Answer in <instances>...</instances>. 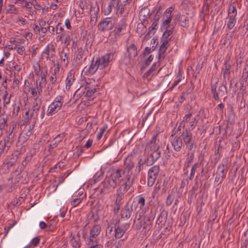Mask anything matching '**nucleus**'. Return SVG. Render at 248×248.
Instances as JSON below:
<instances>
[{"instance_id":"54","label":"nucleus","mask_w":248,"mask_h":248,"mask_svg":"<svg viewBox=\"0 0 248 248\" xmlns=\"http://www.w3.org/2000/svg\"><path fill=\"white\" fill-rule=\"evenodd\" d=\"M9 8L7 9V13L10 14H16L17 11V9L16 7H15L14 5H9Z\"/></svg>"},{"instance_id":"52","label":"nucleus","mask_w":248,"mask_h":248,"mask_svg":"<svg viewBox=\"0 0 248 248\" xmlns=\"http://www.w3.org/2000/svg\"><path fill=\"white\" fill-rule=\"evenodd\" d=\"M90 247L89 248H102L103 246L99 244V242H88Z\"/></svg>"},{"instance_id":"1","label":"nucleus","mask_w":248,"mask_h":248,"mask_svg":"<svg viewBox=\"0 0 248 248\" xmlns=\"http://www.w3.org/2000/svg\"><path fill=\"white\" fill-rule=\"evenodd\" d=\"M156 140H151L146 146V149L150 148L152 152L147 159V165L149 166L155 163L160 156V152L158 150L159 146L155 143Z\"/></svg>"},{"instance_id":"57","label":"nucleus","mask_w":248,"mask_h":248,"mask_svg":"<svg viewBox=\"0 0 248 248\" xmlns=\"http://www.w3.org/2000/svg\"><path fill=\"white\" fill-rule=\"evenodd\" d=\"M199 117H200L202 119L206 118V115H205V112L203 109H201L199 111L198 113L196 115V117L197 118Z\"/></svg>"},{"instance_id":"47","label":"nucleus","mask_w":248,"mask_h":248,"mask_svg":"<svg viewBox=\"0 0 248 248\" xmlns=\"http://www.w3.org/2000/svg\"><path fill=\"white\" fill-rule=\"evenodd\" d=\"M153 60V56L152 55H150L148 58L145 60L143 65L142 66L141 69H145L146 67H147L148 65H150L151 62Z\"/></svg>"},{"instance_id":"31","label":"nucleus","mask_w":248,"mask_h":248,"mask_svg":"<svg viewBox=\"0 0 248 248\" xmlns=\"http://www.w3.org/2000/svg\"><path fill=\"white\" fill-rule=\"evenodd\" d=\"M69 50L62 49L60 53V57L63 64L67 66L69 63Z\"/></svg>"},{"instance_id":"62","label":"nucleus","mask_w":248,"mask_h":248,"mask_svg":"<svg viewBox=\"0 0 248 248\" xmlns=\"http://www.w3.org/2000/svg\"><path fill=\"white\" fill-rule=\"evenodd\" d=\"M145 162L142 161L141 159L139 161L137 165L136 169L138 170L139 171H140L143 169V165Z\"/></svg>"},{"instance_id":"2","label":"nucleus","mask_w":248,"mask_h":248,"mask_svg":"<svg viewBox=\"0 0 248 248\" xmlns=\"http://www.w3.org/2000/svg\"><path fill=\"white\" fill-rule=\"evenodd\" d=\"M64 97L62 95L57 96L53 101L49 105L46 115L51 116L56 114L62 108L63 103Z\"/></svg>"},{"instance_id":"19","label":"nucleus","mask_w":248,"mask_h":248,"mask_svg":"<svg viewBox=\"0 0 248 248\" xmlns=\"http://www.w3.org/2000/svg\"><path fill=\"white\" fill-rule=\"evenodd\" d=\"M159 16L156 14L154 17V21L152 23L151 26L149 28L148 31L145 35V37H150V35H154L157 30L158 27V21L159 19Z\"/></svg>"},{"instance_id":"28","label":"nucleus","mask_w":248,"mask_h":248,"mask_svg":"<svg viewBox=\"0 0 248 248\" xmlns=\"http://www.w3.org/2000/svg\"><path fill=\"white\" fill-rule=\"evenodd\" d=\"M133 212V208L132 206L126 205L125 208L122 210L121 213L122 217L128 219L131 216Z\"/></svg>"},{"instance_id":"24","label":"nucleus","mask_w":248,"mask_h":248,"mask_svg":"<svg viewBox=\"0 0 248 248\" xmlns=\"http://www.w3.org/2000/svg\"><path fill=\"white\" fill-rule=\"evenodd\" d=\"M41 105V102L38 103L36 100L33 104V106L31 110V117L33 119V123L35 122V120L37 119L38 116V113L40 109V107Z\"/></svg>"},{"instance_id":"30","label":"nucleus","mask_w":248,"mask_h":248,"mask_svg":"<svg viewBox=\"0 0 248 248\" xmlns=\"http://www.w3.org/2000/svg\"><path fill=\"white\" fill-rule=\"evenodd\" d=\"M8 116L5 114L4 112L0 114V129H5L8 127Z\"/></svg>"},{"instance_id":"38","label":"nucleus","mask_w":248,"mask_h":248,"mask_svg":"<svg viewBox=\"0 0 248 248\" xmlns=\"http://www.w3.org/2000/svg\"><path fill=\"white\" fill-rule=\"evenodd\" d=\"M171 143L176 151H179L182 146V140H171Z\"/></svg>"},{"instance_id":"39","label":"nucleus","mask_w":248,"mask_h":248,"mask_svg":"<svg viewBox=\"0 0 248 248\" xmlns=\"http://www.w3.org/2000/svg\"><path fill=\"white\" fill-rule=\"evenodd\" d=\"M8 94V92L5 91V93L2 96L3 104L4 106L10 104L11 98L13 96V95L11 94L8 97H7Z\"/></svg>"},{"instance_id":"35","label":"nucleus","mask_w":248,"mask_h":248,"mask_svg":"<svg viewBox=\"0 0 248 248\" xmlns=\"http://www.w3.org/2000/svg\"><path fill=\"white\" fill-rule=\"evenodd\" d=\"M179 24L184 28L188 26V19L185 15L180 16L179 19Z\"/></svg>"},{"instance_id":"32","label":"nucleus","mask_w":248,"mask_h":248,"mask_svg":"<svg viewBox=\"0 0 248 248\" xmlns=\"http://www.w3.org/2000/svg\"><path fill=\"white\" fill-rule=\"evenodd\" d=\"M231 64L228 61H225L223 64L222 71L223 72V78L229 79L230 74Z\"/></svg>"},{"instance_id":"60","label":"nucleus","mask_w":248,"mask_h":248,"mask_svg":"<svg viewBox=\"0 0 248 248\" xmlns=\"http://www.w3.org/2000/svg\"><path fill=\"white\" fill-rule=\"evenodd\" d=\"M170 40V39L169 38V39H166L165 40H164L162 44H161V45L160 46V47H164V48H168V47H169V41Z\"/></svg>"},{"instance_id":"4","label":"nucleus","mask_w":248,"mask_h":248,"mask_svg":"<svg viewBox=\"0 0 248 248\" xmlns=\"http://www.w3.org/2000/svg\"><path fill=\"white\" fill-rule=\"evenodd\" d=\"M192 116L191 113L185 115L183 117V121L180 123V126L184 127L186 126L188 130H193L197 125L198 120L197 117L192 118Z\"/></svg>"},{"instance_id":"55","label":"nucleus","mask_w":248,"mask_h":248,"mask_svg":"<svg viewBox=\"0 0 248 248\" xmlns=\"http://www.w3.org/2000/svg\"><path fill=\"white\" fill-rule=\"evenodd\" d=\"M194 157V153L193 152L189 153L188 154V156L186 159L187 162V166L186 167H189V163L193 160Z\"/></svg>"},{"instance_id":"63","label":"nucleus","mask_w":248,"mask_h":248,"mask_svg":"<svg viewBox=\"0 0 248 248\" xmlns=\"http://www.w3.org/2000/svg\"><path fill=\"white\" fill-rule=\"evenodd\" d=\"M34 68L35 74L37 76H39L41 70L40 64L37 63L36 66H34Z\"/></svg>"},{"instance_id":"46","label":"nucleus","mask_w":248,"mask_h":248,"mask_svg":"<svg viewBox=\"0 0 248 248\" xmlns=\"http://www.w3.org/2000/svg\"><path fill=\"white\" fill-rule=\"evenodd\" d=\"M162 27L166 29V31L164 32L163 36L166 39L172 33V28H170V24L167 27Z\"/></svg>"},{"instance_id":"5","label":"nucleus","mask_w":248,"mask_h":248,"mask_svg":"<svg viewBox=\"0 0 248 248\" xmlns=\"http://www.w3.org/2000/svg\"><path fill=\"white\" fill-rule=\"evenodd\" d=\"M126 21L125 19H121L118 23H117L116 27L112 32L115 36V41L123 35L126 29Z\"/></svg>"},{"instance_id":"42","label":"nucleus","mask_w":248,"mask_h":248,"mask_svg":"<svg viewBox=\"0 0 248 248\" xmlns=\"http://www.w3.org/2000/svg\"><path fill=\"white\" fill-rule=\"evenodd\" d=\"M124 195L116 192L115 195V201L114 204L121 205L123 204V199Z\"/></svg>"},{"instance_id":"51","label":"nucleus","mask_w":248,"mask_h":248,"mask_svg":"<svg viewBox=\"0 0 248 248\" xmlns=\"http://www.w3.org/2000/svg\"><path fill=\"white\" fill-rule=\"evenodd\" d=\"M107 128L108 126L107 125H104L100 129V131L97 135V138L98 140H99L102 138L103 134L107 130Z\"/></svg>"},{"instance_id":"29","label":"nucleus","mask_w":248,"mask_h":248,"mask_svg":"<svg viewBox=\"0 0 248 248\" xmlns=\"http://www.w3.org/2000/svg\"><path fill=\"white\" fill-rule=\"evenodd\" d=\"M160 65V61H158L155 62L151 67L143 75V77L145 78H148L151 76L154 75V72L156 70L157 68Z\"/></svg>"},{"instance_id":"64","label":"nucleus","mask_w":248,"mask_h":248,"mask_svg":"<svg viewBox=\"0 0 248 248\" xmlns=\"http://www.w3.org/2000/svg\"><path fill=\"white\" fill-rule=\"evenodd\" d=\"M31 157L32 155L31 154H30V155H28L25 159V160L23 161L22 165L24 167L27 165V163L31 160Z\"/></svg>"},{"instance_id":"3","label":"nucleus","mask_w":248,"mask_h":248,"mask_svg":"<svg viewBox=\"0 0 248 248\" xmlns=\"http://www.w3.org/2000/svg\"><path fill=\"white\" fill-rule=\"evenodd\" d=\"M217 81H216L214 84L211 83V92L212 94V97L213 98L217 101H218L219 99V96H223L227 93V88L226 86H225L224 84L220 85L217 91Z\"/></svg>"},{"instance_id":"43","label":"nucleus","mask_w":248,"mask_h":248,"mask_svg":"<svg viewBox=\"0 0 248 248\" xmlns=\"http://www.w3.org/2000/svg\"><path fill=\"white\" fill-rule=\"evenodd\" d=\"M182 77H183V76H182V72H181V70L179 69V71L177 73V79L174 81L172 86L170 88L171 89H172V88H173L174 87H175L176 86H177L178 84V83L182 80Z\"/></svg>"},{"instance_id":"33","label":"nucleus","mask_w":248,"mask_h":248,"mask_svg":"<svg viewBox=\"0 0 248 248\" xmlns=\"http://www.w3.org/2000/svg\"><path fill=\"white\" fill-rule=\"evenodd\" d=\"M97 62V61H96L95 58L94 57L93 59L92 63L91 64L88 70V73L89 75L94 74L97 70V69H99V67H98Z\"/></svg>"},{"instance_id":"23","label":"nucleus","mask_w":248,"mask_h":248,"mask_svg":"<svg viewBox=\"0 0 248 248\" xmlns=\"http://www.w3.org/2000/svg\"><path fill=\"white\" fill-rule=\"evenodd\" d=\"M108 5L106 7L105 6L103 8V12L105 15H108L112 11V10L113 9V7H117L118 6V4L119 3V1L120 0H108Z\"/></svg>"},{"instance_id":"13","label":"nucleus","mask_w":248,"mask_h":248,"mask_svg":"<svg viewBox=\"0 0 248 248\" xmlns=\"http://www.w3.org/2000/svg\"><path fill=\"white\" fill-rule=\"evenodd\" d=\"M98 27L101 31H108L113 28L114 23L110 18L107 17L98 24Z\"/></svg>"},{"instance_id":"12","label":"nucleus","mask_w":248,"mask_h":248,"mask_svg":"<svg viewBox=\"0 0 248 248\" xmlns=\"http://www.w3.org/2000/svg\"><path fill=\"white\" fill-rule=\"evenodd\" d=\"M129 227V224L125 223L122 225L116 226L114 230V233L112 234L116 239L121 238L125 233Z\"/></svg>"},{"instance_id":"6","label":"nucleus","mask_w":248,"mask_h":248,"mask_svg":"<svg viewBox=\"0 0 248 248\" xmlns=\"http://www.w3.org/2000/svg\"><path fill=\"white\" fill-rule=\"evenodd\" d=\"M132 0H120L117 7H113L118 14L121 15L127 14L130 9V4Z\"/></svg>"},{"instance_id":"50","label":"nucleus","mask_w":248,"mask_h":248,"mask_svg":"<svg viewBox=\"0 0 248 248\" xmlns=\"http://www.w3.org/2000/svg\"><path fill=\"white\" fill-rule=\"evenodd\" d=\"M40 242V238L39 237H35L33 238L30 242V246L36 247Z\"/></svg>"},{"instance_id":"11","label":"nucleus","mask_w":248,"mask_h":248,"mask_svg":"<svg viewBox=\"0 0 248 248\" xmlns=\"http://www.w3.org/2000/svg\"><path fill=\"white\" fill-rule=\"evenodd\" d=\"M55 48L53 45L50 47L47 45L45 50L42 53V57L51 61L55 66Z\"/></svg>"},{"instance_id":"59","label":"nucleus","mask_w":248,"mask_h":248,"mask_svg":"<svg viewBox=\"0 0 248 248\" xmlns=\"http://www.w3.org/2000/svg\"><path fill=\"white\" fill-rule=\"evenodd\" d=\"M81 201L80 198H77L73 199L71 201V203L73 206L75 207L78 205L80 203Z\"/></svg>"},{"instance_id":"16","label":"nucleus","mask_w":248,"mask_h":248,"mask_svg":"<svg viewBox=\"0 0 248 248\" xmlns=\"http://www.w3.org/2000/svg\"><path fill=\"white\" fill-rule=\"evenodd\" d=\"M174 7L171 6L168 8L164 12L162 26L163 27H167L170 24L172 16L171 13L174 10Z\"/></svg>"},{"instance_id":"9","label":"nucleus","mask_w":248,"mask_h":248,"mask_svg":"<svg viewBox=\"0 0 248 248\" xmlns=\"http://www.w3.org/2000/svg\"><path fill=\"white\" fill-rule=\"evenodd\" d=\"M124 180V183L117 189L116 192L124 195V194L127 192L132 186L134 178H132L131 175L126 174Z\"/></svg>"},{"instance_id":"20","label":"nucleus","mask_w":248,"mask_h":248,"mask_svg":"<svg viewBox=\"0 0 248 248\" xmlns=\"http://www.w3.org/2000/svg\"><path fill=\"white\" fill-rule=\"evenodd\" d=\"M99 7L97 3L92 5L90 8L91 22L95 23L98 17Z\"/></svg>"},{"instance_id":"22","label":"nucleus","mask_w":248,"mask_h":248,"mask_svg":"<svg viewBox=\"0 0 248 248\" xmlns=\"http://www.w3.org/2000/svg\"><path fill=\"white\" fill-rule=\"evenodd\" d=\"M75 62L78 64H81L86 60V57L84 58V51L81 47H78L75 51Z\"/></svg>"},{"instance_id":"48","label":"nucleus","mask_w":248,"mask_h":248,"mask_svg":"<svg viewBox=\"0 0 248 248\" xmlns=\"http://www.w3.org/2000/svg\"><path fill=\"white\" fill-rule=\"evenodd\" d=\"M71 173V171H69V170H67L66 171L62 176L59 177L58 179V184L60 185L63 183L64 179Z\"/></svg>"},{"instance_id":"17","label":"nucleus","mask_w":248,"mask_h":248,"mask_svg":"<svg viewBox=\"0 0 248 248\" xmlns=\"http://www.w3.org/2000/svg\"><path fill=\"white\" fill-rule=\"evenodd\" d=\"M174 7L171 6L168 8L164 12L162 26L163 27H167L170 24L172 16L171 13L174 10Z\"/></svg>"},{"instance_id":"27","label":"nucleus","mask_w":248,"mask_h":248,"mask_svg":"<svg viewBox=\"0 0 248 248\" xmlns=\"http://www.w3.org/2000/svg\"><path fill=\"white\" fill-rule=\"evenodd\" d=\"M70 244L73 248H79L80 247V241L78 234L75 233L71 235Z\"/></svg>"},{"instance_id":"61","label":"nucleus","mask_w":248,"mask_h":248,"mask_svg":"<svg viewBox=\"0 0 248 248\" xmlns=\"http://www.w3.org/2000/svg\"><path fill=\"white\" fill-rule=\"evenodd\" d=\"M112 206H113V209H112L113 212L115 214H117L119 212V211L121 208V205H118V204H113Z\"/></svg>"},{"instance_id":"25","label":"nucleus","mask_w":248,"mask_h":248,"mask_svg":"<svg viewBox=\"0 0 248 248\" xmlns=\"http://www.w3.org/2000/svg\"><path fill=\"white\" fill-rule=\"evenodd\" d=\"M75 80V73L73 71L71 70L67 74L66 79V89L69 90L71 85L73 84Z\"/></svg>"},{"instance_id":"10","label":"nucleus","mask_w":248,"mask_h":248,"mask_svg":"<svg viewBox=\"0 0 248 248\" xmlns=\"http://www.w3.org/2000/svg\"><path fill=\"white\" fill-rule=\"evenodd\" d=\"M159 167L157 165L151 168L148 173L147 185L149 186H152L155 183L158 175Z\"/></svg>"},{"instance_id":"34","label":"nucleus","mask_w":248,"mask_h":248,"mask_svg":"<svg viewBox=\"0 0 248 248\" xmlns=\"http://www.w3.org/2000/svg\"><path fill=\"white\" fill-rule=\"evenodd\" d=\"M150 13V10L148 8L144 7L142 8L140 12V17L143 20H145L148 18Z\"/></svg>"},{"instance_id":"14","label":"nucleus","mask_w":248,"mask_h":248,"mask_svg":"<svg viewBox=\"0 0 248 248\" xmlns=\"http://www.w3.org/2000/svg\"><path fill=\"white\" fill-rule=\"evenodd\" d=\"M125 170L118 169L113 172L110 177L117 185H119L125 179Z\"/></svg>"},{"instance_id":"53","label":"nucleus","mask_w":248,"mask_h":248,"mask_svg":"<svg viewBox=\"0 0 248 248\" xmlns=\"http://www.w3.org/2000/svg\"><path fill=\"white\" fill-rule=\"evenodd\" d=\"M188 130V129H186L185 132H184L182 135V138L185 140V139H187V140H191L192 138V134Z\"/></svg>"},{"instance_id":"15","label":"nucleus","mask_w":248,"mask_h":248,"mask_svg":"<svg viewBox=\"0 0 248 248\" xmlns=\"http://www.w3.org/2000/svg\"><path fill=\"white\" fill-rule=\"evenodd\" d=\"M228 159L224 158L221 164L217 167V175L223 179L226 176L228 171Z\"/></svg>"},{"instance_id":"8","label":"nucleus","mask_w":248,"mask_h":248,"mask_svg":"<svg viewBox=\"0 0 248 248\" xmlns=\"http://www.w3.org/2000/svg\"><path fill=\"white\" fill-rule=\"evenodd\" d=\"M100 232L101 227L100 225H95L92 226L89 230L88 242H99Z\"/></svg>"},{"instance_id":"26","label":"nucleus","mask_w":248,"mask_h":248,"mask_svg":"<svg viewBox=\"0 0 248 248\" xmlns=\"http://www.w3.org/2000/svg\"><path fill=\"white\" fill-rule=\"evenodd\" d=\"M124 243L123 240H120L117 241L115 240H111L105 244L107 248H120Z\"/></svg>"},{"instance_id":"37","label":"nucleus","mask_w":248,"mask_h":248,"mask_svg":"<svg viewBox=\"0 0 248 248\" xmlns=\"http://www.w3.org/2000/svg\"><path fill=\"white\" fill-rule=\"evenodd\" d=\"M125 168L124 170L127 171L128 173L132 169L134 165V163L131 160V158H127L125 161Z\"/></svg>"},{"instance_id":"45","label":"nucleus","mask_w":248,"mask_h":248,"mask_svg":"<svg viewBox=\"0 0 248 248\" xmlns=\"http://www.w3.org/2000/svg\"><path fill=\"white\" fill-rule=\"evenodd\" d=\"M200 165L198 163L194 164L191 169L190 176L189 177V180H192L193 179L195 173V171L197 168L199 167Z\"/></svg>"},{"instance_id":"21","label":"nucleus","mask_w":248,"mask_h":248,"mask_svg":"<svg viewBox=\"0 0 248 248\" xmlns=\"http://www.w3.org/2000/svg\"><path fill=\"white\" fill-rule=\"evenodd\" d=\"M127 52L128 53V62H129V60L131 58H134L138 55L137 48L134 44H127Z\"/></svg>"},{"instance_id":"7","label":"nucleus","mask_w":248,"mask_h":248,"mask_svg":"<svg viewBox=\"0 0 248 248\" xmlns=\"http://www.w3.org/2000/svg\"><path fill=\"white\" fill-rule=\"evenodd\" d=\"M114 53L109 52L101 57H96L95 59L97 61L98 67L102 69L108 66L109 63L113 58Z\"/></svg>"},{"instance_id":"44","label":"nucleus","mask_w":248,"mask_h":248,"mask_svg":"<svg viewBox=\"0 0 248 248\" xmlns=\"http://www.w3.org/2000/svg\"><path fill=\"white\" fill-rule=\"evenodd\" d=\"M138 205L140 209H142L145 205V200L141 195L137 197Z\"/></svg>"},{"instance_id":"49","label":"nucleus","mask_w":248,"mask_h":248,"mask_svg":"<svg viewBox=\"0 0 248 248\" xmlns=\"http://www.w3.org/2000/svg\"><path fill=\"white\" fill-rule=\"evenodd\" d=\"M13 156V158L11 159L10 161H8L6 163V165L7 168H9L12 166L16 162L17 156L16 155H12Z\"/></svg>"},{"instance_id":"41","label":"nucleus","mask_w":248,"mask_h":248,"mask_svg":"<svg viewBox=\"0 0 248 248\" xmlns=\"http://www.w3.org/2000/svg\"><path fill=\"white\" fill-rule=\"evenodd\" d=\"M236 22V18L232 16L229 17V20L227 22V28L229 30H231L234 26Z\"/></svg>"},{"instance_id":"18","label":"nucleus","mask_w":248,"mask_h":248,"mask_svg":"<svg viewBox=\"0 0 248 248\" xmlns=\"http://www.w3.org/2000/svg\"><path fill=\"white\" fill-rule=\"evenodd\" d=\"M117 185L114 181V180H112L109 176L104 182L102 190H103L104 192L108 193L109 191L113 190Z\"/></svg>"},{"instance_id":"36","label":"nucleus","mask_w":248,"mask_h":248,"mask_svg":"<svg viewBox=\"0 0 248 248\" xmlns=\"http://www.w3.org/2000/svg\"><path fill=\"white\" fill-rule=\"evenodd\" d=\"M237 15V9L236 7L230 3L228 9V17L232 16L235 17Z\"/></svg>"},{"instance_id":"56","label":"nucleus","mask_w":248,"mask_h":248,"mask_svg":"<svg viewBox=\"0 0 248 248\" xmlns=\"http://www.w3.org/2000/svg\"><path fill=\"white\" fill-rule=\"evenodd\" d=\"M96 92V89L94 88L91 89H88L86 93V96L87 97H91L95 92Z\"/></svg>"},{"instance_id":"40","label":"nucleus","mask_w":248,"mask_h":248,"mask_svg":"<svg viewBox=\"0 0 248 248\" xmlns=\"http://www.w3.org/2000/svg\"><path fill=\"white\" fill-rule=\"evenodd\" d=\"M167 49V48L160 47L158 53V59L159 61H161L165 59V53Z\"/></svg>"},{"instance_id":"58","label":"nucleus","mask_w":248,"mask_h":248,"mask_svg":"<svg viewBox=\"0 0 248 248\" xmlns=\"http://www.w3.org/2000/svg\"><path fill=\"white\" fill-rule=\"evenodd\" d=\"M16 52L20 55H24L25 54V49L23 46H20L17 48Z\"/></svg>"}]
</instances>
